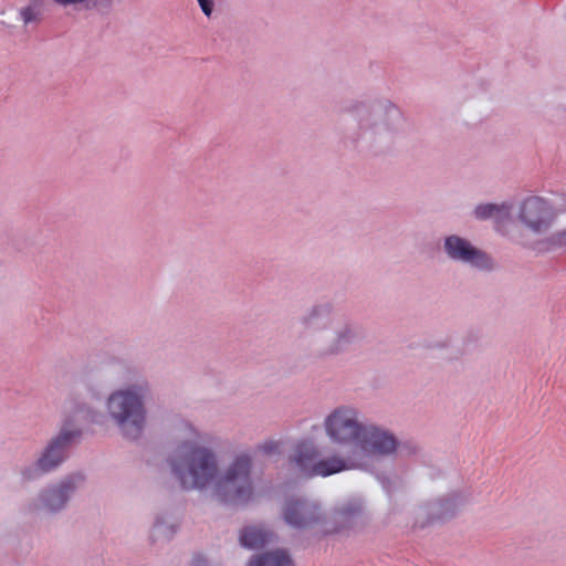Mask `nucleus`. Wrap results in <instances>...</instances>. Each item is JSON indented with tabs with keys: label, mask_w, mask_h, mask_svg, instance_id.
<instances>
[{
	"label": "nucleus",
	"mask_w": 566,
	"mask_h": 566,
	"mask_svg": "<svg viewBox=\"0 0 566 566\" xmlns=\"http://www.w3.org/2000/svg\"><path fill=\"white\" fill-rule=\"evenodd\" d=\"M317 449L306 442L298 443L290 458L291 468L301 476H329L348 470L352 465L346 459L333 454L325 459H318Z\"/></svg>",
	"instance_id": "3"
},
{
	"label": "nucleus",
	"mask_w": 566,
	"mask_h": 566,
	"mask_svg": "<svg viewBox=\"0 0 566 566\" xmlns=\"http://www.w3.org/2000/svg\"><path fill=\"white\" fill-rule=\"evenodd\" d=\"M280 450L281 443L279 441H266L263 444L259 446V451L266 455L279 453Z\"/></svg>",
	"instance_id": "16"
},
{
	"label": "nucleus",
	"mask_w": 566,
	"mask_h": 566,
	"mask_svg": "<svg viewBox=\"0 0 566 566\" xmlns=\"http://www.w3.org/2000/svg\"><path fill=\"white\" fill-rule=\"evenodd\" d=\"M108 410L126 438L139 437L145 423V410L139 394L132 390L113 394L108 399Z\"/></svg>",
	"instance_id": "4"
},
{
	"label": "nucleus",
	"mask_w": 566,
	"mask_h": 566,
	"mask_svg": "<svg viewBox=\"0 0 566 566\" xmlns=\"http://www.w3.org/2000/svg\"><path fill=\"white\" fill-rule=\"evenodd\" d=\"M325 432L332 442L357 450L366 426L360 422L358 412L350 407H339L332 411L324 422Z\"/></svg>",
	"instance_id": "5"
},
{
	"label": "nucleus",
	"mask_w": 566,
	"mask_h": 566,
	"mask_svg": "<svg viewBox=\"0 0 566 566\" xmlns=\"http://www.w3.org/2000/svg\"><path fill=\"white\" fill-rule=\"evenodd\" d=\"M555 218L552 205L541 197L525 199L518 211L520 222L534 233L547 232L553 227Z\"/></svg>",
	"instance_id": "6"
},
{
	"label": "nucleus",
	"mask_w": 566,
	"mask_h": 566,
	"mask_svg": "<svg viewBox=\"0 0 566 566\" xmlns=\"http://www.w3.org/2000/svg\"><path fill=\"white\" fill-rule=\"evenodd\" d=\"M359 511V506H354L353 509L352 507H347V509H344L342 511V514L344 516H347V515H353L354 513L358 512Z\"/></svg>",
	"instance_id": "20"
},
{
	"label": "nucleus",
	"mask_w": 566,
	"mask_h": 566,
	"mask_svg": "<svg viewBox=\"0 0 566 566\" xmlns=\"http://www.w3.org/2000/svg\"><path fill=\"white\" fill-rule=\"evenodd\" d=\"M319 507L306 500L291 499L283 510L284 521L297 528L310 527L319 520Z\"/></svg>",
	"instance_id": "7"
},
{
	"label": "nucleus",
	"mask_w": 566,
	"mask_h": 566,
	"mask_svg": "<svg viewBox=\"0 0 566 566\" xmlns=\"http://www.w3.org/2000/svg\"><path fill=\"white\" fill-rule=\"evenodd\" d=\"M20 13L25 24L35 21L38 17V13L32 7L23 8Z\"/></svg>",
	"instance_id": "17"
},
{
	"label": "nucleus",
	"mask_w": 566,
	"mask_h": 566,
	"mask_svg": "<svg viewBox=\"0 0 566 566\" xmlns=\"http://www.w3.org/2000/svg\"><path fill=\"white\" fill-rule=\"evenodd\" d=\"M474 214L478 219H493L497 230H503L511 220V207L509 205H480L475 208Z\"/></svg>",
	"instance_id": "12"
},
{
	"label": "nucleus",
	"mask_w": 566,
	"mask_h": 566,
	"mask_svg": "<svg viewBox=\"0 0 566 566\" xmlns=\"http://www.w3.org/2000/svg\"><path fill=\"white\" fill-rule=\"evenodd\" d=\"M248 566H294V563L285 551L276 549L258 556Z\"/></svg>",
	"instance_id": "14"
},
{
	"label": "nucleus",
	"mask_w": 566,
	"mask_h": 566,
	"mask_svg": "<svg viewBox=\"0 0 566 566\" xmlns=\"http://www.w3.org/2000/svg\"><path fill=\"white\" fill-rule=\"evenodd\" d=\"M250 470V457L238 455L216 484L218 499L223 503L231 504H244L250 501L253 495Z\"/></svg>",
	"instance_id": "2"
},
{
	"label": "nucleus",
	"mask_w": 566,
	"mask_h": 566,
	"mask_svg": "<svg viewBox=\"0 0 566 566\" xmlns=\"http://www.w3.org/2000/svg\"><path fill=\"white\" fill-rule=\"evenodd\" d=\"M271 538V533L262 527L248 526L240 534V544L247 548H261Z\"/></svg>",
	"instance_id": "13"
},
{
	"label": "nucleus",
	"mask_w": 566,
	"mask_h": 566,
	"mask_svg": "<svg viewBox=\"0 0 566 566\" xmlns=\"http://www.w3.org/2000/svg\"><path fill=\"white\" fill-rule=\"evenodd\" d=\"M55 1L60 4L67 6V4L80 3V2H83L84 0H55Z\"/></svg>",
	"instance_id": "21"
},
{
	"label": "nucleus",
	"mask_w": 566,
	"mask_h": 566,
	"mask_svg": "<svg viewBox=\"0 0 566 566\" xmlns=\"http://www.w3.org/2000/svg\"><path fill=\"white\" fill-rule=\"evenodd\" d=\"M444 245L448 254L452 259L469 262L480 268L488 265L486 255L459 237L451 235L447 238Z\"/></svg>",
	"instance_id": "9"
},
{
	"label": "nucleus",
	"mask_w": 566,
	"mask_h": 566,
	"mask_svg": "<svg viewBox=\"0 0 566 566\" xmlns=\"http://www.w3.org/2000/svg\"><path fill=\"white\" fill-rule=\"evenodd\" d=\"M202 12L209 17L212 13L213 2L211 0H198Z\"/></svg>",
	"instance_id": "18"
},
{
	"label": "nucleus",
	"mask_w": 566,
	"mask_h": 566,
	"mask_svg": "<svg viewBox=\"0 0 566 566\" xmlns=\"http://www.w3.org/2000/svg\"><path fill=\"white\" fill-rule=\"evenodd\" d=\"M160 526L158 524L155 525V530L159 531Z\"/></svg>",
	"instance_id": "22"
},
{
	"label": "nucleus",
	"mask_w": 566,
	"mask_h": 566,
	"mask_svg": "<svg viewBox=\"0 0 566 566\" xmlns=\"http://www.w3.org/2000/svg\"><path fill=\"white\" fill-rule=\"evenodd\" d=\"M170 467L185 490L202 489L217 474L214 454L192 440L178 446L170 458Z\"/></svg>",
	"instance_id": "1"
},
{
	"label": "nucleus",
	"mask_w": 566,
	"mask_h": 566,
	"mask_svg": "<svg viewBox=\"0 0 566 566\" xmlns=\"http://www.w3.org/2000/svg\"><path fill=\"white\" fill-rule=\"evenodd\" d=\"M560 247H566V228L541 242L535 249L539 252H544Z\"/></svg>",
	"instance_id": "15"
},
{
	"label": "nucleus",
	"mask_w": 566,
	"mask_h": 566,
	"mask_svg": "<svg viewBox=\"0 0 566 566\" xmlns=\"http://www.w3.org/2000/svg\"><path fill=\"white\" fill-rule=\"evenodd\" d=\"M82 480L81 475H74L63 481L60 485L46 490L42 495L44 506L51 512L62 509L69 500L70 492L75 489L76 482Z\"/></svg>",
	"instance_id": "11"
},
{
	"label": "nucleus",
	"mask_w": 566,
	"mask_h": 566,
	"mask_svg": "<svg viewBox=\"0 0 566 566\" xmlns=\"http://www.w3.org/2000/svg\"><path fill=\"white\" fill-rule=\"evenodd\" d=\"M77 434L78 431L62 430L59 437L51 442L42 458L39 460L38 464L40 469L49 471L61 463L64 459L66 446Z\"/></svg>",
	"instance_id": "10"
},
{
	"label": "nucleus",
	"mask_w": 566,
	"mask_h": 566,
	"mask_svg": "<svg viewBox=\"0 0 566 566\" xmlns=\"http://www.w3.org/2000/svg\"><path fill=\"white\" fill-rule=\"evenodd\" d=\"M191 566H207V562L202 556L198 555L193 557Z\"/></svg>",
	"instance_id": "19"
},
{
	"label": "nucleus",
	"mask_w": 566,
	"mask_h": 566,
	"mask_svg": "<svg viewBox=\"0 0 566 566\" xmlns=\"http://www.w3.org/2000/svg\"><path fill=\"white\" fill-rule=\"evenodd\" d=\"M394 436L373 426H366L357 451L363 455L389 454L396 450Z\"/></svg>",
	"instance_id": "8"
}]
</instances>
